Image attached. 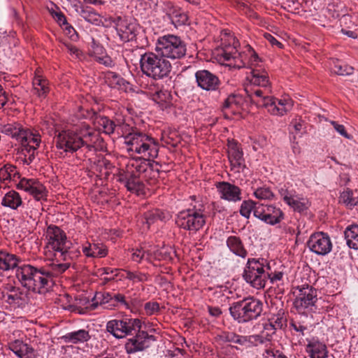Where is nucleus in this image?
<instances>
[{"instance_id": "1", "label": "nucleus", "mask_w": 358, "mask_h": 358, "mask_svg": "<svg viewBox=\"0 0 358 358\" xmlns=\"http://www.w3.org/2000/svg\"><path fill=\"white\" fill-rule=\"evenodd\" d=\"M124 143L127 152L132 155L134 153L141 155L143 158L133 159L129 162L126 170L118 175L117 181L122 183L128 191L138 196L145 195V187L143 179L146 173L159 169L156 167L158 163L150 160L158 156L159 145L156 141L147 134L133 131L124 137Z\"/></svg>"}, {"instance_id": "2", "label": "nucleus", "mask_w": 358, "mask_h": 358, "mask_svg": "<svg viewBox=\"0 0 358 358\" xmlns=\"http://www.w3.org/2000/svg\"><path fill=\"white\" fill-rule=\"evenodd\" d=\"M247 80L248 83L245 86V92L250 101L258 107L266 108L271 115L278 116L284 115L292 108V100L278 99L269 95L271 87L265 70L252 69Z\"/></svg>"}, {"instance_id": "3", "label": "nucleus", "mask_w": 358, "mask_h": 358, "mask_svg": "<svg viewBox=\"0 0 358 358\" xmlns=\"http://www.w3.org/2000/svg\"><path fill=\"white\" fill-rule=\"evenodd\" d=\"M67 268L69 264H52L44 266L24 264L16 269L15 276L27 289L43 294L53 287L55 278Z\"/></svg>"}, {"instance_id": "4", "label": "nucleus", "mask_w": 358, "mask_h": 358, "mask_svg": "<svg viewBox=\"0 0 358 358\" xmlns=\"http://www.w3.org/2000/svg\"><path fill=\"white\" fill-rule=\"evenodd\" d=\"M95 132L88 125L76 126L73 129L62 130L55 136L56 148L66 153H74L83 146L93 147Z\"/></svg>"}, {"instance_id": "5", "label": "nucleus", "mask_w": 358, "mask_h": 358, "mask_svg": "<svg viewBox=\"0 0 358 358\" xmlns=\"http://www.w3.org/2000/svg\"><path fill=\"white\" fill-rule=\"evenodd\" d=\"M139 63L143 74L155 80L168 77L172 69L171 64L167 59L152 52L142 54Z\"/></svg>"}, {"instance_id": "6", "label": "nucleus", "mask_w": 358, "mask_h": 358, "mask_svg": "<svg viewBox=\"0 0 358 358\" xmlns=\"http://www.w3.org/2000/svg\"><path fill=\"white\" fill-rule=\"evenodd\" d=\"M231 317L239 324L257 320L263 311V303L254 297L233 303L229 308Z\"/></svg>"}, {"instance_id": "7", "label": "nucleus", "mask_w": 358, "mask_h": 358, "mask_svg": "<svg viewBox=\"0 0 358 358\" xmlns=\"http://www.w3.org/2000/svg\"><path fill=\"white\" fill-rule=\"evenodd\" d=\"M205 208L200 201L191 203L187 209L180 211L176 216V223L180 228L196 232L203 227L206 222Z\"/></svg>"}, {"instance_id": "8", "label": "nucleus", "mask_w": 358, "mask_h": 358, "mask_svg": "<svg viewBox=\"0 0 358 358\" xmlns=\"http://www.w3.org/2000/svg\"><path fill=\"white\" fill-rule=\"evenodd\" d=\"M270 265L263 258H249L244 268L243 278L255 289H263L266 284Z\"/></svg>"}, {"instance_id": "9", "label": "nucleus", "mask_w": 358, "mask_h": 358, "mask_svg": "<svg viewBox=\"0 0 358 358\" xmlns=\"http://www.w3.org/2000/svg\"><path fill=\"white\" fill-rule=\"evenodd\" d=\"M155 50L163 57L172 59L182 58L187 52L185 43L173 34L160 36L156 43Z\"/></svg>"}, {"instance_id": "10", "label": "nucleus", "mask_w": 358, "mask_h": 358, "mask_svg": "<svg viewBox=\"0 0 358 358\" xmlns=\"http://www.w3.org/2000/svg\"><path fill=\"white\" fill-rule=\"evenodd\" d=\"M142 322L138 318L124 317L113 319L106 323V329L117 339L134 335L136 330L141 329Z\"/></svg>"}, {"instance_id": "11", "label": "nucleus", "mask_w": 358, "mask_h": 358, "mask_svg": "<svg viewBox=\"0 0 358 358\" xmlns=\"http://www.w3.org/2000/svg\"><path fill=\"white\" fill-rule=\"evenodd\" d=\"M254 216L269 225L280 223L285 218L282 210L273 204H259L255 210Z\"/></svg>"}, {"instance_id": "12", "label": "nucleus", "mask_w": 358, "mask_h": 358, "mask_svg": "<svg viewBox=\"0 0 358 358\" xmlns=\"http://www.w3.org/2000/svg\"><path fill=\"white\" fill-rule=\"evenodd\" d=\"M131 338L127 339L124 344V349L127 354H135L138 352H143L149 348L151 343L156 341L153 335H150L145 331L136 330V332Z\"/></svg>"}, {"instance_id": "13", "label": "nucleus", "mask_w": 358, "mask_h": 358, "mask_svg": "<svg viewBox=\"0 0 358 358\" xmlns=\"http://www.w3.org/2000/svg\"><path fill=\"white\" fill-rule=\"evenodd\" d=\"M298 292L294 301V307L298 311L305 309H313L317 301V290L309 285H303L297 287Z\"/></svg>"}, {"instance_id": "14", "label": "nucleus", "mask_w": 358, "mask_h": 358, "mask_svg": "<svg viewBox=\"0 0 358 358\" xmlns=\"http://www.w3.org/2000/svg\"><path fill=\"white\" fill-rule=\"evenodd\" d=\"M22 145V153L24 155L25 163L29 164L35 158V152L41 143V138L27 130L22 131L18 138Z\"/></svg>"}, {"instance_id": "15", "label": "nucleus", "mask_w": 358, "mask_h": 358, "mask_svg": "<svg viewBox=\"0 0 358 358\" xmlns=\"http://www.w3.org/2000/svg\"><path fill=\"white\" fill-rule=\"evenodd\" d=\"M195 81L198 87L206 92H218L222 82L215 73L206 69H200L195 72Z\"/></svg>"}, {"instance_id": "16", "label": "nucleus", "mask_w": 358, "mask_h": 358, "mask_svg": "<svg viewBox=\"0 0 358 358\" xmlns=\"http://www.w3.org/2000/svg\"><path fill=\"white\" fill-rule=\"evenodd\" d=\"M113 22L115 25L117 34L123 43L133 41L136 38L139 27L126 17L117 16Z\"/></svg>"}, {"instance_id": "17", "label": "nucleus", "mask_w": 358, "mask_h": 358, "mask_svg": "<svg viewBox=\"0 0 358 358\" xmlns=\"http://www.w3.org/2000/svg\"><path fill=\"white\" fill-rule=\"evenodd\" d=\"M227 153L231 169L235 172L243 171L246 165L241 145L236 140H228Z\"/></svg>"}, {"instance_id": "18", "label": "nucleus", "mask_w": 358, "mask_h": 358, "mask_svg": "<svg viewBox=\"0 0 358 358\" xmlns=\"http://www.w3.org/2000/svg\"><path fill=\"white\" fill-rule=\"evenodd\" d=\"M307 244L313 252L322 256L329 254L333 247L329 236L324 232L312 234Z\"/></svg>"}, {"instance_id": "19", "label": "nucleus", "mask_w": 358, "mask_h": 358, "mask_svg": "<svg viewBox=\"0 0 358 358\" xmlns=\"http://www.w3.org/2000/svg\"><path fill=\"white\" fill-rule=\"evenodd\" d=\"M17 189H23L32 195L36 200H46L48 190L38 180L34 178H22L17 184Z\"/></svg>"}, {"instance_id": "20", "label": "nucleus", "mask_w": 358, "mask_h": 358, "mask_svg": "<svg viewBox=\"0 0 358 358\" xmlns=\"http://www.w3.org/2000/svg\"><path fill=\"white\" fill-rule=\"evenodd\" d=\"M46 238L48 241L49 247L56 251H62L66 249V245L71 244L67 241L65 232L56 225L50 224L46 230Z\"/></svg>"}, {"instance_id": "21", "label": "nucleus", "mask_w": 358, "mask_h": 358, "mask_svg": "<svg viewBox=\"0 0 358 358\" xmlns=\"http://www.w3.org/2000/svg\"><path fill=\"white\" fill-rule=\"evenodd\" d=\"M15 276L8 275V283L3 284L1 290V303H7L9 305H20L22 300V293L20 288L15 286Z\"/></svg>"}, {"instance_id": "22", "label": "nucleus", "mask_w": 358, "mask_h": 358, "mask_svg": "<svg viewBox=\"0 0 358 358\" xmlns=\"http://www.w3.org/2000/svg\"><path fill=\"white\" fill-rule=\"evenodd\" d=\"M162 11L176 27L187 23V15L180 7L175 5L171 1H166L163 2Z\"/></svg>"}, {"instance_id": "23", "label": "nucleus", "mask_w": 358, "mask_h": 358, "mask_svg": "<svg viewBox=\"0 0 358 358\" xmlns=\"http://www.w3.org/2000/svg\"><path fill=\"white\" fill-rule=\"evenodd\" d=\"M220 199L230 202H238L242 199L241 188L229 182L222 181L215 184Z\"/></svg>"}, {"instance_id": "24", "label": "nucleus", "mask_w": 358, "mask_h": 358, "mask_svg": "<svg viewBox=\"0 0 358 358\" xmlns=\"http://www.w3.org/2000/svg\"><path fill=\"white\" fill-rule=\"evenodd\" d=\"M82 250L87 257L102 258L108 255L106 246L99 243H87L83 245Z\"/></svg>"}, {"instance_id": "25", "label": "nucleus", "mask_w": 358, "mask_h": 358, "mask_svg": "<svg viewBox=\"0 0 358 358\" xmlns=\"http://www.w3.org/2000/svg\"><path fill=\"white\" fill-rule=\"evenodd\" d=\"M224 59L226 61L231 59H239V63H229V66H234L237 69L245 67L248 64V55L247 50L243 52H238L234 47L231 51L225 50L223 53Z\"/></svg>"}, {"instance_id": "26", "label": "nucleus", "mask_w": 358, "mask_h": 358, "mask_svg": "<svg viewBox=\"0 0 358 358\" xmlns=\"http://www.w3.org/2000/svg\"><path fill=\"white\" fill-rule=\"evenodd\" d=\"M306 350L310 354V358H326L327 349L325 344L317 339L307 340Z\"/></svg>"}, {"instance_id": "27", "label": "nucleus", "mask_w": 358, "mask_h": 358, "mask_svg": "<svg viewBox=\"0 0 358 358\" xmlns=\"http://www.w3.org/2000/svg\"><path fill=\"white\" fill-rule=\"evenodd\" d=\"M34 94L40 99H45L50 92L49 82L41 75L36 74L32 80Z\"/></svg>"}, {"instance_id": "28", "label": "nucleus", "mask_w": 358, "mask_h": 358, "mask_svg": "<svg viewBox=\"0 0 358 358\" xmlns=\"http://www.w3.org/2000/svg\"><path fill=\"white\" fill-rule=\"evenodd\" d=\"M226 245L229 250L235 255L245 259L248 255V250L239 236H230L227 238Z\"/></svg>"}, {"instance_id": "29", "label": "nucleus", "mask_w": 358, "mask_h": 358, "mask_svg": "<svg viewBox=\"0 0 358 358\" xmlns=\"http://www.w3.org/2000/svg\"><path fill=\"white\" fill-rule=\"evenodd\" d=\"M61 338L66 343L78 344L87 342L91 338V336L88 331L79 329L66 333Z\"/></svg>"}, {"instance_id": "30", "label": "nucleus", "mask_w": 358, "mask_h": 358, "mask_svg": "<svg viewBox=\"0 0 358 358\" xmlns=\"http://www.w3.org/2000/svg\"><path fill=\"white\" fill-rule=\"evenodd\" d=\"M19 173L16 167L10 164H6L1 167V188L9 187L8 183L13 182L16 184V178H19Z\"/></svg>"}, {"instance_id": "31", "label": "nucleus", "mask_w": 358, "mask_h": 358, "mask_svg": "<svg viewBox=\"0 0 358 358\" xmlns=\"http://www.w3.org/2000/svg\"><path fill=\"white\" fill-rule=\"evenodd\" d=\"M22 203V200L19 193L15 190H8L1 200V205L15 210Z\"/></svg>"}, {"instance_id": "32", "label": "nucleus", "mask_w": 358, "mask_h": 358, "mask_svg": "<svg viewBox=\"0 0 358 358\" xmlns=\"http://www.w3.org/2000/svg\"><path fill=\"white\" fill-rule=\"evenodd\" d=\"M346 244L350 248L358 250V224H351L344 231Z\"/></svg>"}, {"instance_id": "33", "label": "nucleus", "mask_w": 358, "mask_h": 358, "mask_svg": "<svg viewBox=\"0 0 358 358\" xmlns=\"http://www.w3.org/2000/svg\"><path fill=\"white\" fill-rule=\"evenodd\" d=\"M18 263L19 259L15 255L1 250V271H13L19 267Z\"/></svg>"}, {"instance_id": "34", "label": "nucleus", "mask_w": 358, "mask_h": 358, "mask_svg": "<svg viewBox=\"0 0 358 358\" xmlns=\"http://www.w3.org/2000/svg\"><path fill=\"white\" fill-rule=\"evenodd\" d=\"M308 318V316L306 314L299 315V317H296L295 319L290 321V327L301 336H304L305 331L310 327V324L306 322Z\"/></svg>"}, {"instance_id": "35", "label": "nucleus", "mask_w": 358, "mask_h": 358, "mask_svg": "<svg viewBox=\"0 0 358 358\" xmlns=\"http://www.w3.org/2000/svg\"><path fill=\"white\" fill-rule=\"evenodd\" d=\"M13 347V351L20 358H36L34 350L22 341L17 343Z\"/></svg>"}, {"instance_id": "36", "label": "nucleus", "mask_w": 358, "mask_h": 358, "mask_svg": "<svg viewBox=\"0 0 358 358\" xmlns=\"http://www.w3.org/2000/svg\"><path fill=\"white\" fill-rule=\"evenodd\" d=\"M286 204H287L290 208H293L294 211L299 213H303L306 211L310 206L308 199L307 198L303 197L299 194L296 198L292 199Z\"/></svg>"}, {"instance_id": "37", "label": "nucleus", "mask_w": 358, "mask_h": 358, "mask_svg": "<svg viewBox=\"0 0 358 358\" xmlns=\"http://www.w3.org/2000/svg\"><path fill=\"white\" fill-rule=\"evenodd\" d=\"M21 332L20 331L15 330L10 333L3 334V341L5 343V346L8 347V350H12L13 347L17 345V342L21 341Z\"/></svg>"}, {"instance_id": "38", "label": "nucleus", "mask_w": 358, "mask_h": 358, "mask_svg": "<svg viewBox=\"0 0 358 358\" xmlns=\"http://www.w3.org/2000/svg\"><path fill=\"white\" fill-rule=\"evenodd\" d=\"M279 194L283 201L287 203L298 196L295 189L289 183H286L279 189Z\"/></svg>"}, {"instance_id": "39", "label": "nucleus", "mask_w": 358, "mask_h": 358, "mask_svg": "<svg viewBox=\"0 0 358 358\" xmlns=\"http://www.w3.org/2000/svg\"><path fill=\"white\" fill-rule=\"evenodd\" d=\"M23 129L21 128L20 124L15 122L7 123L6 124L1 127V133L11 136L12 138H15L17 141Z\"/></svg>"}, {"instance_id": "40", "label": "nucleus", "mask_w": 358, "mask_h": 358, "mask_svg": "<svg viewBox=\"0 0 358 358\" xmlns=\"http://www.w3.org/2000/svg\"><path fill=\"white\" fill-rule=\"evenodd\" d=\"M71 245L69 244L66 245V249L62 251H56L55 256L65 262L64 264H69V267L70 266L71 263L69 262V260L73 259V258L78 257L80 253L79 251L76 250H73L71 248Z\"/></svg>"}, {"instance_id": "41", "label": "nucleus", "mask_w": 358, "mask_h": 358, "mask_svg": "<svg viewBox=\"0 0 358 358\" xmlns=\"http://www.w3.org/2000/svg\"><path fill=\"white\" fill-rule=\"evenodd\" d=\"M156 90L152 93V100L160 103H167L170 101L171 93L166 90L162 89L157 84L155 85Z\"/></svg>"}, {"instance_id": "42", "label": "nucleus", "mask_w": 358, "mask_h": 358, "mask_svg": "<svg viewBox=\"0 0 358 358\" xmlns=\"http://www.w3.org/2000/svg\"><path fill=\"white\" fill-rule=\"evenodd\" d=\"M339 201L350 208L358 204L357 198L354 196V193L350 189H347L341 193Z\"/></svg>"}, {"instance_id": "43", "label": "nucleus", "mask_w": 358, "mask_h": 358, "mask_svg": "<svg viewBox=\"0 0 358 358\" xmlns=\"http://www.w3.org/2000/svg\"><path fill=\"white\" fill-rule=\"evenodd\" d=\"M112 298L109 309L112 310L119 307L129 308L124 294L119 292H113Z\"/></svg>"}, {"instance_id": "44", "label": "nucleus", "mask_w": 358, "mask_h": 358, "mask_svg": "<svg viewBox=\"0 0 358 358\" xmlns=\"http://www.w3.org/2000/svg\"><path fill=\"white\" fill-rule=\"evenodd\" d=\"M172 249L170 247H162L154 250V259L158 261H171L172 259Z\"/></svg>"}, {"instance_id": "45", "label": "nucleus", "mask_w": 358, "mask_h": 358, "mask_svg": "<svg viewBox=\"0 0 358 358\" xmlns=\"http://www.w3.org/2000/svg\"><path fill=\"white\" fill-rule=\"evenodd\" d=\"M125 278L131 281L133 283L143 282L148 280V274L139 271H125Z\"/></svg>"}, {"instance_id": "46", "label": "nucleus", "mask_w": 358, "mask_h": 358, "mask_svg": "<svg viewBox=\"0 0 358 358\" xmlns=\"http://www.w3.org/2000/svg\"><path fill=\"white\" fill-rule=\"evenodd\" d=\"M259 203L252 200L243 201L241 205L240 214L245 218H249L251 212L253 211L254 213Z\"/></svg>"}, {"instance_id": "47", "label": "nucleus", "mask_w": 358, "mask_h": 358, "mask_svg": "<svg viewBox=\"0 0 358 358\" xmlns=\"http://www.w3.org/2000/svg\"><path fill=\"white\" fill-rule=\"evenodd\" d=\"M80 15L87 22L98 24L99 22V17L92 7L86 6L82 8Z\"/></svg>"}, {"instance_id": "48", "label": "nucleus", "mask_w": 358, "mask_h": 358, "mask_svg": "<svg viewBox=\"0 0 358 358\" xmlns=\"http://www.w3.org/2000/svg\"><path fill=\"white\" fill-rule=\"evenodd\" d=\"M270 322L278 329L287 327V317L284 312L279 311L276 315H273L269 320Z\"/></svg>"}, {"instance_id": "49", "label": "nucleus", "mask_w": 358, "mask_h": 358, "mask_svg": "<svg viewBox=\"0 0 358 358\" xmlns=\"http://www.w3.org/2000/svg\"><path fill=\"white\" fill-rule=\"evenodd\" d=\"M99 122L103 127L104 132L108 134H113L115 128L120 126V121L116 123L107 117H101Z\"/></svg>"}, {"instance_id": "50", "label": "nucleus", "mask_w": 358, "mask_h": 358, "mask_svg": "<svg viewBox=\"0 0 358 358\" xmlns=\"http://www.w3.org/2000/svg\"><path fill=\"white\" fill-rule=\"evenodd\" d=\"M48 10L52 17L57 22V23L60 26H65L68 22L64 14L59 10V8L55 5H53V7L48 8Z\"/></svg>"}, {"instance_id": "51", "label": "nucleus", "mask_w": 358, "mask_h": 358, "mask_svg": "<svg viewBox=\"0 0 358 358\" xmlns=\"http://www.w3.org/2000/svg\"><path fill=\"white\" fill-rule=\"evenodd\" d=\"M106 82L112 87L115 88L123 84L124 80L116 73L108 71L105 76Z\"/></svg>"}, {"instance_id": "52", "label": "nucleus", "mask_w": 358, "mask_h": 358, "mask_svg": "<svg viewBox=\"0 0 358 358\" xmlns=\"http://www.w3.org/2000/svg\"><path fill=\"white\" fill-rule=\"evenodd\" d=\"M253 194L258 199L271 200L274 197V194L271 189L266 186L257 188Z\"/></svg>"}, {"instance_id": "53", "label": "nucleus", "mask_w": 358, "mask_h": 358, "mask_svg": "<svg viewBox=\"0 0 358 358\" xmlns=\"http://www.w3.org/2000/svg\"><path fill=\"white\" fill-rule=\"evenodd\" d=\"M335 73L340 76L352 75L354 72V68L344 63H335L333 67Z\"/></svg>"}, {"instance_id": "54", "label": "nucleus", "mask_w": 358, "mask_h": 358, "mask_svg": "<svg viewBox=\"0 0 358 358\" xmlns=\"http://www.w3.org/2000/svg\"><path fill=\"white\" fill-rule=\"evenodd\" d=\"M144 218L145 220L146 224L149 227L150 224L155 223L158 220L162 219V213L158 209L150 210L145 213Z\"/></svg>"}, {"instance_id": "55", "label": "nucleus", "mask_w": 358, "mask_h": 358, "mask_svg": "<svg viewBox=\"0 0 358 358\" xmlns=\"http://www.w3.org/2000/svg\"><path fill=\"white\" fill-rule=\"evenodd\" d=\"M268 277L266 278V282L269 281L272 285H276L279 286L282 284L284 273L281 271H271V268L270 267V270L268 271Z\"/></svg>"}, {"instance_id": "56", "label": "nucleus", "mask_w": 358, "mask_h": 358, "mask_svg": "<svg viewBox=\"0 0 358 358\" xmlns=\"http://www.w3.org/2000/svg\"><path fill=\"white\" fill-rule=\"evenodd\" d=\"M278 330V329H275V327L268 321V322H266L264 324L263 330L261 331L262 334H264V338H266L267 341H271L272 339V336L275 333V331Z\"/></svg>"}, {"instance_id": "57", "label": "nucleus", "mask_w": 358, "mask_h": 358, "mask_svg": "<svg viewBox=\"0 0 358 358\" xmlns=\"http://www.w3.org/2000/svg\"><path fill=\"white\" fill-rule=\"evenodd\" d=\"M248 55V64H250L251 66L256 65L259 61L260 59L257 54V52L252 49V48L250 45L246 46Z\"/></svg>"}, {"instance_id": "58", "label": "nucleus", "mask_w": 358, "mask_h": 358, "mask_svg": "<svg viewBox=\"0 0 358 358\" xmlns=\"http://www.w3.org/2000/svg\"><path fill=\"white\" fill-rule=\"evenodd\" d=\"M264 338V334L262 333L259 334H253L250 335V348L251 347H257L259 345L264 344L266 342H268Z\"/></svg>"}, {"instance_id": "59", "label": "nucleus", "mask_w": 358, "mask_h": 358, "mask_svg": "<svg viewBox=\"0 0 358 358\" xmlns=\"http://www.w3.org/2000/svg\"><path fill=\"white\" fill-rule=\"evenodd\" d=\"M145 255V250H143L142 248L132 249L131 259L132 261L135 262L141 263V261L144 259Z\"/></svg>"}, {"instance_id": "60", "label": "nucleus", "mask_w": 358, "mask_h": 358, "mask_svg": "<svg viewBox=\"0 0 358 358\" xmlns=\"http://www.w3.org/2000/svg\"><path fill=\"white\" fill-rule=\"evenodd\" d=\"M144 308L148 315H152L159 312V304L155 301H149L145 304Z\"/></svg>"}, {"instance_id": "61", "label": "nucleus", "mask_w": 358, "mask_h": 358, "mask_svg": "<svg viewBox=\"0 0 358 358\" xmlns=\"http://www.w3.org/2000/svg\"><path fill=\"white\" fill-rule=\"evenodd\" d=\"M99 294L101 295V297H99L101 300V305H104L106 308L109 309V307H110V301L113 299V292H107L103 293H99Z\"/></svg>"}, {"instance_id": "62", "label": "nucleus", "mask_w": 358, "mask_h": 358, "mask_svg": "<svg viewBox=\"0 0 358 358\" xmlns=\"http://www.w3.org/2000/svg\"><path fill=\"white\" fill-rule=\"evenodd\" d=\"M239 103V98L234 94L229 95L224 101L223 107L224 108H232L234 106H237Z\"/></svg>"}, {"instance_id": "63", "label": "nucleus", "mask_w": 358, "mask_h": 358, "mask_svg": "<svg viewBox=\"0 0 358 358\" xmlns=\"http://www.w3.org/2000/svg\"><path fill=\"white\" fill-rule=\"evenodd\" d=\"M264 358H287L282 352L279 350L267 349L263 354Z\"/></svg>"}, {"instance_id": "64", "label": "nucleus", "mask_w": 358, "mask_h": 358, "mask_svg": "<svg viewBox=\"0 0 358 358\" xmlns=\"http://www.w3.org/2000/svg\"><path fill=\"white\" fill-rule=\"evenodd\" d=\"M238 334L231 331H224L221 336L222 341L236 344Z\"/></svg>"}]
</instances>
